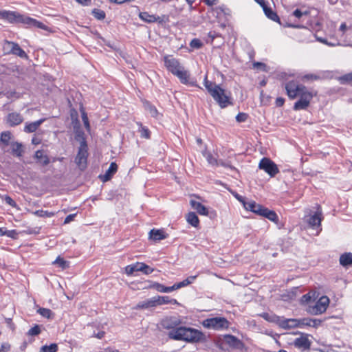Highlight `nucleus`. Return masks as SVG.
<instances>
[{"label":"nucleus","instance_id":"obj_1","mask_svg":"<svg viewBox=\"0 0 352 352\" xmlns=\"http://www.w3.org/2000/svg\"><path fill=\"white\" fill-rule=\"evenodd\" d=\"M287 97L290 100L298 98L294 104V111L306 110L310 106L314 96H317L316 91H310L297 80H290L284 85Z\"/></svg>","mask_w":352,"mask_h":352},{"label":"nucleus","instance_id":"obj_2","mask_svg":"<svg viewBox=\"0 0 352 352\" xmlns=\"http://www.w3.org/2000/svg\"><path fill=\"white\" fill-rule=\"evenodd\" d=\"M181 324L179 320H175L166 326V329H172L168 332V338L174 340H182L190 343H197L205 340V335L199 330L191 327H177Z\"/></svg>","mask_w":352,"mask_h":352},{"label":"nucleus","instance_id":"obj_3","mask_svg":"<svg viewBox=\"0 0 352 352\" xmlns=\"http://www.w3.org/2000/svg\"><path fill=\"white\" fill-rule=\"evenodd\" d=\"M164 65L167 70L173 75L177 76L181 83L188 85L190 83V74L181 65L179 61L171 56H166L164 58Z\"/></svg>","mask_w":352,"mask_h":352},{"label":"nucleus","instance_id":"obj_4","mask_svg":"<svg viewBox=\"0 0 352 352\" xmlns=\"http://www.w3.org/2000/svg\"><path fill=\"white\" fill-rule=\"evenodd\" d=\"M204 85L210 96L221 108H226L232 104L230 98L226 94L225 90L214 82L209 81L207 75L204 78Z\"/></svg>","mask_w":352,"mask_h":352},{"label":"nucleus","instance_id":"obj_5","mask_svg":"<svg viewBox=\"0 0 352 352\" xmlns=\"http://www.w3.org/2000/svg\"><path fill=\"white\" fill-rule=\"evenodd\" d=\"M243 208L246 210L252 212L257 215L265 217L272 222L276 223L278 222V217L274 210H271L267 208L257 204L255 201H246V202L244 203Z\"/></svg>","mask_w":352,"mask_h":352},{"label":"nucleus","instance_id":"obj_6","mask_svg":"<svg viewBox=\"0 0 352 352\" xmlns=\"http://www.w3.org/2000/svg\"><path fill=\"white\" fill-rule=\"evenodd\" d=\"M202 325L207 329L222 331L229 328L230 322L224 317H214L205 319Z\"/></svg>","mask_w":352,"mask_h":352},{"label":"nucleus","instance_id":"obj_7","mask_svg":"<svg viewBox=\"0 0 352 352\" xmlns=\"http://www.w3.org/2000/svg\"><path fill=\"white\" fill-rule=\"evenodd\" d=\"M88 148L85 140L80 142L77 155L75 158V162L78 168L83 170L86 168L87 164Z\"/></svg>","mask_w":352,"mask_h":352},{"label":"nucleus","instance_id":"obj_8","mask_svg":"<svg viewBox=\"0 0 352 352\" xmlns=\"http://www.w3.org/2000/svg\"><path fill=\"white\" fill-rule=\"evenodd\" d=\"M329 298L327 296H321L315 305L309 306L308 312L312 315H320L326 311L329 305Z\"/></svg>","mask_w":352,"mask_h":352},{"label":"nucleus","instance_id":"obj_9","mask_svg":"<svg viewBox=\"0 0 352 352\" xmlns=\"http://www.w3.org/2000/svg\"><path fill=\"white\" fill-rule=\"evenodd\" d=\"M258 168L263 170L271 177H274L279 173L277 165L270 158L263 157L258 164Z\"/></svg>","mask_w":352,"mask_h":352},{"label":"nucleus","instance_id":"obj_10","mask_svg":"<svg viewBox=\"0 0 352 352\" xmlns=\"http://www.w3.org/2000/svg\"><path fill=\"white\" fill-rule=\"evenodd\" d=\"M4 50L8 53H11L20 58H27L28 56L25 51L21 48L18 43L12 41H6L3 44Z\"/></svg>","mask_w":352,"mask_h":352},{"label":"nucleus","instance_id":"obj_11","mask_svg":"<svg viewBox=\"0 0 352 352\" xmlns=\"http://www.w3.org/2000/svg\"><path fill=\"white\" fill-rule=\"evenodd\" d=\"M323 219L322 210L320 206H318L317 211L311 215L307 217L306 222L313 229L321 227V222Z\"/></svg>","mask_w":352,"mask_h":352},{"label":"nucleus","instance_id":"obj_12","mask_svg":"<svg viewBox=\"0 0 352 352\" xmlns=\"http://www.w3.org/2000/svg\"><path fill=\"white\" fill-rule=\"evenodd\" d=\"M19 23H22V24L26 25L30 27L38 28H40L42 30L47 29V26L45 24H43V23L40 22L33 18H31L30 16L23 15V14H20V17L19 19Z\"/></svg>","mask_w":352,"mask_h":352},{"label":"nucleus","instance_id":"obj_13","mask_svg":"<svg viewBox=\"0 0 352 352\" xmlns=\"http://www.w3.org/2000/svg\"><path fill=\"white\" fill-rule=\"evenodd\" d=\"M139 16L142 21L149 23L155 22L162 23L165 22L166 20L168 21V19L167 16L164 15L162 17H160L154 14H151L147 12H140Z\"/></svg>","mask_w":352,"mask_h":352},{"label":"nucleus","instance_id":"obj_14","mask_svg":"<svg viewBox=\"0 0 352 352\" xmlns=\"http://www.w3.org/2000/svg\"><path fill=\"white\" fill-rule=\"evenodd\" d=\"M224 341L226 344L234 349L243 350L245 346L244 343L233 335L224 336Z\"/></svg>","mask_w":352,"mask_h":352},{"label":"nucleus","instance_id":"obj_15","mask_svg":"<svg viewBox=\"0 0 352 352\" xmlns=\"http://www.w3.org/2000/svg\"><path fill=\"white\" fill-rule=\"evenodd\" d=\"M20 13L14 11H0V19H5L11 23H19Z\"/></svg>","mask_w":352,"mask_h":352},{"label":"nucleus","instance_id":"obj_16","mask_svg":"<svg viewBox=\"0 0 352 352\" xmlns=\"http://www.w3.org/2000/svg\"><path fill=\"white\" fill-rule=\"evenodd\" d=\"M278 326L284 329L300 327V320L295 318L286 319L280 318Z\"/></svg>","mask_w":352,"mask_h":352},{"label":"nucleus","instance_id":"obj_17","mask_svg":"<svg viewBox=\"0 0 352 352\" xmlns=\"http://www.w3.org/2000/svg\"><path fill=\"white\" fill-rule=\"evenodd\" d=\"M6 120L10 126H15L23 122V118L19 113L12 112L6 116Z\"/></svg>","mask_w":352,"mask_h":352},{"label":"nucleus","instance_id":"obj_18","mask_svg":"<svg viewBox=\"0 0 352 352\" xmlns=\"http://www.w3.org/2000/svg\"><path fill=\"white\" fill-rule=\"evenodd\" d=\"M168 236V234L163 229L153 228L148 233V239L155 242L165 239Z\"/></svg>","mask_w":352,"mask_h":352},{"label":"nucleus","instance_id":"obj_19","mask_svg":"<svg viewBox=\"0 0 352 352\" xmlns=\"http://www.w3.org/2000/svg\"><path fill=\"white\" fill-rule=\"evenodd\" d=\"M118 165L116 162H111L109 168L106 170L104 175H100L99 176L100 179L102 182H106L111 179V178L113 176V175L117 172Z\"/></svg>","mask_w":352,"mask_h":352},{"label":"nucleus","instance_id":"obj_20","mask_svg":"<svg viewBox=\"0 0 352 352\" xmlns=\"http://www.w3.org/2000/svg\"><path fill=\"white\" fill-rule=\"evenodd\" d=\"M141 272L144 274L148 275L151 274L154 269L144 263L137 262L133 264V272Z\"/></svg>","mask_w":352,"mask_h":352},{"label":"nucleus","instance_id":"obj_21","mask_svg":"<svg viewBox=\"0 0 352 352\" xmlns=\"http://www.w3.org/2000/svg\"><path fill=\"white\" fill-rule=\"evenodd\" d=\"M45 121V118H41L38 120L32 122H27L24 126V131L25 133L35 132L42 123Z\"/></svg>","mask_w":352,"mask_h":352},{"label":"nucleus","instance_id":"obj_22","mask_svg":"<svg viewBox=\"0 0 352 352\" xmlns=\"http://www.w3.org/2000/svg\"><path fill=\"white\" fill-rule=\"evenodd\" d=\"M191 207L195 209L200 215L208 216V210L201 203L195 200L190 201Z\"/></svg>","mask_w":352,"mask_h":352},{"label":"nucleus","instance_id":"obj_23","mask_svg":"<svg viewBox=\"0 0 352 352\" xmlns=\"http://www.w3.org/2000/svg\"><path fill=\"white\" fill-rule=\"evenodd\" d=\"M138 129L137 132L140 134L141 138L150 139L151 131L147 126H143L142 123L137 122Z\"/></svg>","mask_w":352,"mask_h":352},{"label":"nucleus","instance_id":"obj_24","mask_svg":"<svg viewBox=\"0 0 352 352\" xmlns=\"http://www.w3.org/2000/svg\"><path fill=\"white\" fill-rule=\"evenodd\" d=\"M340 264L343 267L352 265V253L345 252L340 256Z\"/></svg>","mask_w":352,"mask_h":352},{"label":"nucleus","instance_id":"obj_25","mask_svg":"<svg viewBox=\"0 0 352 352\" xmlns=\"http://www.w3.org/2000/svg\"><path fill=\"white\" fill-rule=\"evenodd\" d=\"M265 16L270 20L280 23V20L277 13L274 11L270 6L264 8L263 10Z\"/></svg>","mask_w":352,"mask_h":352},{"label":"nucleus","instance_id":"obj_26","mask_svg":"<svg viewBox=\"0 0 352 352\" xmlns=\"http://www.w3.org/2000/svg\"><path fill=\"white\" fill-rule=\"evenodd\" d=\"M34 157L38 160V162H39L43 166H46L50 163V159L48 156L44 154V152L42 150L36 151L34 155Z\"/></svg>","mask_w":352,"mask_h":352},{"label":"nucleus","instance_id":"obj_27","mask_svg":"<svg viewBox=\"0 0 352 352\" xmlns=\"http://www.w3.org/2000/svg\"><path fill=\"white\" fill-rule=\"evenodd\" d=\"M12 153L16 157H21L23 155V150L21 143L18 142H12L10 143Z\"/></svg>","mask_w":352,"mask_h":352},{"label":"nucleus","instance_id":"obj_28","mask_svg":"<svg viewBox=\"0 0 352 352\" xmlns=\"http://www.w3.org/2000/svg\"><path fill=\"white\" fill-rule=\"evenodd\" d=\"M294 344L296 347L308 349L310 347V342L306 337H300L295 340Z\"/></svg>","mask_w":352,"mask_h":352},{"label":"nucleus","instance_id":"obj_29","mask_svg":"<svg viewBox=\"0 0 352 352\" xmlns=\"http://www.w3.org/2000/svg\"><path fill=\"white\" fill-rule=\"evenodd\" d=\"M186 221L192 226L198 228L199 226V219L194 212H190L186 215Z\"/></svg>","mask_w":352,"mask_h":352},{"label":"nucleus","instance_id":"obj_30","mask_svg":"<svg viewBox=\"0 0 352 352\" xmlns=\"http://www.w3.org/2000/svg\"><path fill=\"white\" fill-rule=\"evenodd\" d=\"M155 302L157 305L177 304L176 299L170 298L169 296H158Z\"/></svg>","mask_w":352,"mask_h":352},{"label":"nucleus","instance_id":"obj_31","mask_svg":"<svg viewBox=\"0 0 352 352\" xmlns=\"http://www.w3.org/2000/svg\"><path fill=\"white\" fill-rule=\"evenodd\" d=\"M12 138V133L10 131H3L1 133L0 143L3 144L4 146L10 145V141Z\"/></svg>","mask_w":352,"mask_h":352},{"label":"nucleus","instance_id":"obj_32","mask_svg":"<svg viewBox=\"0 0 352 352\" xmlns=\"http://www.w3.org/2000/svg\"><path fill=\"white\" fill-rule=\"evenodd\" d=\"M261 316L268 322H275L278 325L279 324V322L280 320V316H276L274 314H270L268 313H263Z\"/></svg>","mask_w":352,"mask_h":352},{"label":"nucleus","instance_id":"obj_33","mask_svg":"<svg viewBox=\"0 0 352 352\" xmlns=\"http://www.w3.org/2000/svg\"><path fill=\"white\" fill-rule=\"evenodd\" d=\"M300 79L303 82H313L320 80L321 77L320 75L316 74H307L302 76Z\"/></svg>","mask_w":352,"mask_h":352},{"label":"nucleus","instance_id":"obj_34","mask_svg":"<svg viewBox=\"0 0 352 352\" xmlns=\"http://www.w3.org/2000/svg\"><path fill=\"white\" fill-rule=\"evenodd\" d=\"M32 214L38 217H52L56 214L55 212H51L48 210H38L32 212Z\"/></svg>","mask_w":352,"mask_h":352},{"label":"nucleus","instance_id":"obj_35","mask_svg":"<svg viewBox=\"0 0 352 352\" xmlns=\"http://www.w3.org/2000/svg\"><path fill=\"white\" fill-rule=\"evenodd\" d=\"M204 156L206 157L209 164L216 166L218 164L217 155L215 156L210 152L204 153Z\"/></svg>","mask_w":352,"mask_h":352},{"label":"nucleus","instance_id":"obj_36","mask_svg":"<svg viewBox=\"0 0 352 352\" xmlns=\"http://www.w3.org/2000/svg\"><path fill=\"white\" fill-rule=\"evenodd\" d=\"M58 345L56 343H52L50 345H44L41 347L40 352H57Z\"/></svg>","mask_w":352,"mask_h":352},{"label":"nucleus","instance_id":"obj_37","mask_svg":"<svg viewBox=\"0 0 352 352\" xmlns=\"http://www.w3.org/2000/svg\"><path fill=\"white\" fill-rule=\"evenodd\" d=\"M339 82L342 84L352 85V72L344 74L338 78Z\"/></svg>","mask_w":352,"mask_h":352},{"label":"nucleus","instance_id":"obj_38","mask_svg":"<svg viewBox=\"0 0 352 352\" xmlns=\"http://www.w3.org/2000/svg\"><path fill=\"white\" fill-rule=\"evenodd\" d=\"M53 263L58 265L62 269H66L69 267V262L64 260V258L60 256H58Z\"/></svg>","mask_w":352,"mask_h":352},{"label":"nucleus","instance_id":"obj_39","mask_svg":"<svg viewBox=\"0 0 352 352\" xmlns=\"http://www.w3.org/2000/svg\"><path fill=\"white\" fill-rule=\"evenodd\" d=\"M144 107L147 111H149L153 117H156L157 116L158 111L155 106L146 102L144 103Z\"/></svg>","mask_w":352,"mask_h":352},{"label":"nucleus","instance_id":"obj_40","mask_svg":"<svg viewBox=\"0 0 352 352\" xmlns=\"http://www.w3.org/2000/svg\"><path fill=\"white\" fill-rule=\"evenodd\" d=\"M92 14L94 15V16L96 19H97L98 20L104 19L106 16L105 12L103 10H102L100 9H96V8H95L92 10Z\"/></svg>","mask_w":352,"mask_h":352},{"label":"nucleus","instance_id":"obj_41","mask_svg":"<svg viewBox=\"0 0 352 352\" xmlns=\"http://www.w3.org/2000/svg\"><path fill=\"white\" fill-rule=\"evenodd\" d=\"M37 311L41 316L46 318H50L52 315V311L47 308H39Z\"/></svg>","mask_w":352,"mask_h":352},{"label":"nucleus","instance_id":"obj_42","mask_svg":"<svg viewBox=\"0 0 352 352\" xmlns=\"http://www.w3.org/2000/svg\"><path fill=\"white\" fill-rule=\"evenodd\" d=\"M41 327L38 324H35L28 331V335L31 336H38L41 333Z\"/></svg>","mask_w":352,"mask_h":352},{"label":"nucleus","instance_id":"obj_43","mask_svg":"<svg viewBox=\"0 0 352 352\" xmlns=\"http://www.w3.org/2000/svg\"><path fill=\"white\" fill-rule=\"evenodd\" d=\"M190 46L192 48L199 49L203 46V43L199 38H193L190 43Z\"/></svg>","mask_w":352,"mask_h":352},{"label":"nucleus","instance_id":"obj_44","mask_svg":"<svg viewBox=\"0 0 352 352\" xmlns=\"http://www.w3.org/2000/svg\"><path fill=\"white\" fill-rule=\"evenodd\" d=\"M299 320H300V327H311V325L312 318H305L299 319Z\"/></svg>","mask_w":352,"mask_h":352},{"label":"nucleus","instance_id":"obj_45","mask_svg":"<svg viewBox=\"0 0 352 352\" xmlns=\"http://www.w3.org/2000/svg\"><path fill=\"white\" fill-rule=\"evenodd\" d=\"M253 68L267 71V66L265 63L261 62H254Z\"/></svg>","mask_w":352,"mask_h":352},{"label":"nucleus","instance_id":"obj_46","mask_svg":"<svg viewBox=\"0 0 352 352\" xmlns=\"http://www.w3.org/2000/svg\"><path fill=\"white\" fill-rule=\"evenodd\" d=\"M307 14H309L308 11H305V12H302L299 9L295 10L292 13V15L294 16L295 17H296L297 19H300L303 15H307Z\"/></svg>","mask_w":352,"mask_h":352},{"label":"nucleus","instance_id":"obj_47","mask_svg":"<svg viewBox=\"0 0 352 352\" xmlns=\"http://www.w3.org/2000/svg\"><path fill=\"white\" fill-rule=\"evenodd\" d=\"M5 236L12 238V239H16L18 233L15 230H6V232L4 233Z\"/></svg>","mask_w":352,"mask_h":352},{"label":"nucleus","instance_id":"obj_48","mask_svg":"<svg viewBox=\"0 0 352 352\" xmlns=\"http://www.w3.org/2000/svg\"><path fill=\"white\" fill-rule=\"evenodd\" d=\"M155 289L160 292H168V287H166L162 284L156 283L155 285Z\"/></svg>","mask_w":352,"mask_h":352},{"label":"nucleus","instance_id":"obj_49","mask_svg":"<svg viewBox=\"0 0 352 352\" xmlns=\"http://www.w3.org/2000/svg\"><path fill=\"white\" fill-rule=\"evenodd\" d=\"M248 118V115L245 113H239L236 116V120L239 122H245L246 120V119Z\"/></svg>","mask_w":352,"mask_h":352},{"label":"nucleus","instance_id":"obj_50","mask_svg":"<svg viewBox=\"0 0 352 352\" xmlns=\"http://www.w3.org/2000/svg\"><path fill=\"white\" fill-rule=\"evenodd\" d=\"M4 200L7 204L12 207L14 208L16 206V202L10 196H6Z\"/></svg>","mask_w":352,"mask_h":352},{"label":"nucleus","instance_id":"obj_51","mask_svg":"<svg viewBox=\"0 0 352 352\" xmlns=\"http://www.w3.org/2000/svg\"><path fill=\"white\" fill-rule=\"evenodd\" d=\"M82 122L84 123L85 128L87 129H89L90 126H89V120H88L87 114L85 112H83L82 113Z\"/></svg>","mask_w":352,"mask_h":352},{"label":"nucleus","instance_id":"obj_52","mask_svg":"<svg viewBox=\"0 0 352 352\" xmlns=\"http://www.w3.org/2000/svg\"><path fill=\"white\" fill-rule=\"evenodd\" d=\"M285 100L283 97H278L275 100V104L278 107H281L284 105Z\"/></svg>","mask_w":352,"mask_h":352},{"label":"nucleus","instance_id":"obj_53","mask_svg":"<svg viewBox=\"0 0 352 352\" xmlns=\"http://www.w3.org/2000/svg\"><path fill=\"white\" fill-rule=\"evenodd\" d=\"M311 300V296L310 295L309 293L308 294H304L302 297H301V302L302 303H309Z\"/></svg>","mask_w":352,"mask_h":352},{"label":"nucleus","instance_id":"obj_54","mask_svg":"<svg viewBox=\"0 0 352 352\" xmlns=\"http://www.w3.org/2000/svg\"><path fill=\"white\" fill-rule=\"evenodd\" d=\"M208 36L211 38V43L217 37H221V34L215 31H210L208 33Z\"/></svg>","mask_w":352,"mask_h":352},{"label":"nucleus","instance_id":"obj_55","mask_svg":"<svg viewBox=\"0 0 352 352\" xmlns=\"http://www.w3.org/2000/svg\"><path fill=\"white\" fill-rule=\"evenodd\" d=\"M203 3H204L206 6L212 7L218 3L219 0H201Z\"/></svg>","mask_w":352,"mask_h":352},{"label":"nucleus","instance_id":"obj_56","mask_svg":"<svg viewBox=\"0 0 352 352\" xmlns=\"http://www.w3.org/2000/svg\"><path fill=\"white\" fill-rule=\"evenodd\" d=\"M76 216V214H69L65 219L64 223L67 224V223H70L71 221H74Z\"/></svg>","mask_w":352,"mask_h":352},{"label":"nucleus","instance_id":"obj_57","mask_svg":"<svg viewBox=\"0 0 352 352\" xmlns=\"http://www.w3.org/2000/svg\"><path fill=\"white\" fill-rule=\"evenodd\" d=\"M322 324V320L319 319H312L311 327L317 328Z\"/></svg>","mask_w":352,"mask_h":352},{"label":"nucleus","instance_id":"obj_58","mask_svg":"<svg viewBox=\"0 0 352 352\" xmlns=\"http://www.w3.org/2000/svg\"><path fill=\"white\" fill-rule=\"evenodd\" d=\"M258 4L261 6V7L264 9V8H266L268 6V2L265 0H254Z\"/></svg>","mask_w":352,"mask_h":352},{"label":"nucleus","instance_id":"obj_59","mask_svg":"<svg viewBox=\"0 0 352 352\" xmlns=\"http://www.w3.org/2000/svg\"><path fill=\"white\" fill-rule=\"evenodd\" d=\"M235 197L243 205V206H244V203L247 201L245 197L238 194H236Z\"/></svg>","mask_w":352,"mask_h":352},{"label":"nucleus","instance_id":"obj_60","mask_svg":"<svg viewBox=\"0 0 352 352\" xmlns=\"http://www.w3.org/2000/svg\"><path fill=\"white\" fill-rule=\"evenodd\" d=\"M178 283H179V287L181 288V287H183L190 285L191 283V280H188V279L186 278L183 281H181Z\"/></svg>","mask_w":352,"mask_h":352},{"label":"nucleus","instance_id":"obj_61","mask_svg":"<svg viewBox=\"0 0 352 352\" xmlns=\"http://www.w3.org/2000/svg\"><path fill=\"white\" fill-rule=\"evenodd\" d=\"M179 283H175L174 284L173 286L171 287H168V292H173L174 290H176V289H179Z\"/></svg>","mask_w":352,"mask_h":352},{"label":"nucleus","instance_id":"obj_62","mask_svg":"<svg viewBox=\"0 0 352 352\" xmlns=\"http://www.w3.org/2000/svg\"><path fill=\"white\" fill-rule=\"evenodd\" d=\"M78 3L82 6H89L91 3V0H76Z\"/></svg>","mask_w":352,"mask_h":352},{"label":"nucleus","instance_id":"obj_63","mask_svg":"<svg viewBox=\"0 0 352 352\" xmlns=\"http://www.w3.org/2000/svg\"><path fill=\"white\" fill-rule=\"evenodd\" d=\"M340 31L342 32V34L345 33V32L348 30V27L345 23H342L340 26Z\"/></svg>","mask_w":352,"mask_h":352},{"label":"nucleus","instance_id":"obj_64","mask_svg":"<svg viewBox=\"0 0 352 352\" xmlns=\"http://www.w3.org/2000/svg\"><path fill=\"white\" fill-rule=\"evenodd\" d=\"M125 272L126 274L131 275L132 274V265H129L125 267Z\"/></svg>","mask_w":352,"mask_h":352}]
</instances>
